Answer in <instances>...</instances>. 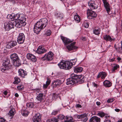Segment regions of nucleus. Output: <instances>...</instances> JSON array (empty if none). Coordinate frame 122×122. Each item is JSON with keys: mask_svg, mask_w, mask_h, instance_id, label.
<instances>
[{"mask_svg": "<svg viewBox=\"0 0 122 122\" xmlns=\"http://www.w3.org/2000/svg\"><path fill=\"white\" fill-rule=\"evenodd\" d=\"M48 20L46 18H42L37 22L35 25L33 29L34 32L38 34L41 30L46 27L48 24Z\"/></svg>", "mask_w": 122, "mask_h": 122, "instance_id": "nucleus-1", "label": "nucleus"}, {"mask_svg": "<svg viewBox=\"0 0 122 122\" xmlns=\"http://www.w3.org/2000/svg\"><path fill=\"white\" fill-rule=\"evenodd\" d=\"M7 18L9 19H10L12 21L14 20L20 21L21 22H25L26 19L23 14L19 13L15 14L12 13L11 15H8Z\"/></svg>", "mask_w": 122, "mask_h": 122, "instance_id": "nucleus-2", "label": "nucleus"}, {"mask_svg": "<svg viewBox=\"0 0 122 122\" xmlns=\"http://www.w3.org/2000/svg\"><path fill=\"white\" fill-rule=\"evenodd\" d=\"M71 78L77 81V83L81 84L84 81L83 79L84 76L81 75H77L72 74L71 75Z\"/></svg>", "mask_w": 122, "mask_h": 122, "instance_id": "nucleus-3", "label": "nucleus"}, {"mask_svg": "<svg viewBox=\"0 0 122 122\" xmlns=\"http://www.w3.org/2000/svg\"><path fill=\"white\" fill-rule=\"evenodd\" d=\"M53 53L51 51L46 54L41 59L43 60H46L48 61L52 60L53 58Z\"/></svg>", "mask_w": 122, "mask_h": 122, "instance_id": "nucleus-4", "label": "nucleus"}, {"mask_svg": "<svg viewBox=\"0 0 122 122\" xmlns=\"http://www.w3.org/2000/svg\"><path fill=\"white\" fill-rule=\"evenodd\" d=\"M14 24L10 21L5 22L4 24V28L6 30H9L11 28H14Z\"/></svg>", "mask_w": 122, "mask_h": 122, "instance_id": "nucleus-5", "label": "nucleus"}, {"mask_svg": "<svg viewBox=\"0 0 122 122\" xmlns=\"http://www.w3.org/2000/svg\"><path fill=\"white\" fill-rule=\"evenodd\" d=\"M43 93L39 94L36 98V99L34 101V102L36 103H40L43 99Z\"/></svg>", "mask_w": 122, "mask_h": 122, "instance_id": "nucleus-6", "label": "nucleus"}, {"mask_svg": "<svg viewBox=\"0 0 122 122\" xmlns=\"http://www.w3.org/2000/svg\"><path fill=\"white\" fill-rule=\"evenodd\" d=\"M88 5L91 10L96 9L98 7V4L92 1H89L88 2Z\"/></svg>", "mask_w": 122, "mask_h": 122, "instance_id": "nucleus-7", "label": "nucleus"}, {"mask_svg": "<svg viewBox=\"0 0 122 122\" xmlns=\"http://www.w3.org/2000/svg\"><path fill=\"white\" fill-rule=\"evenodd\" d=\"M25 36L24 34L22 33H20L17 38V41L20 44L23 43L25 39Z\"/></svg>", "mask_w": 122, "mask_h": 122, "instance_id": "nucleus-8", "label": "nucleus"}, {"mask_svg": "<svg viewBox=\"0 0 122 122\" xmlns=\"http://www.w3.org/2000/svg\"><path fill=\"white\" fill-rule=\"evenodd\" d=\"M104 6L106 9L108 13H109L111 11L110 7L109 4L107 0H102Z\"/></svg>", "mask_w": 122, "mask_h": 122, "instance_id": "nucleus-9", "label": "nucleus"}, {"mask_svg": "<svg viewBox=\"0 0 122 122\" xmlns=\"http://www.w3.org/2000/svg\"><path fill=\"white\" fill-rule=\"evenodd\" d=\"M76 42H74L73 43H71V44L69 45L66 46V48L69 51H71L74 49H77L78 47H76L74 45L75 44Z\"/></svg>", "mask_w": 122, "mask_h": 122, "instance_id": "nucleus-10", "label": "nucleus"}, {"mask_svg": "<svg viewBox=\"0 0 122 122\" xmlns=\"http://www.w3.org/2000/svg\"><path fill=\"white\" fill-rule=\"evenodd\" d=\"M65 70H67L71 69L72 67V64L68 61H65Z\"/></svg>", "mask_w": 122, "mask_h": 122, "instance_id": "nucleus-11", "label": "nucleus"}, {"mask_svg": "<svg viewBox=\"0 0 122 122\" xmlns=\"http://www.w3.org/2000/svg\"><path fill=\"white\" fill-rule=\"evenodd\" d=\"M41 116L40 114L38 113L34 116L33 118V122H40L41 120Z\"/></svg>", "mask_w": 122, "mask_h": 122, "instance_id": "nucleus-12", "label": "nucleus"}, {"mask_svg": "<svg viewBox=\"0 0 122 122\" xmlns=\"http://www.w3.org/2000/svg\"><path fill=\"white\" fill-rule=\"evenodd\" d=\"M76 83H77V81L74 80L71 77L67 80V82L66 83L67 85L69 84L73 85Z\"/></svg>", "mask_w": 122, "mask_h": 122, "instance_id": "nucleus-13", "label": "nucleus"}, {"mask_svg": "<svg viewBox=\"0 0 122 122\" xmlns=\"http://www.w3.org/2000/svg\"><path fill=\"white\" fill-rule=\"evenodd\" d=\"M27 57L28 59L34 62H35L36 60V57L30 53L27 54Z\"/></svg>", "mask_w": 122, "mask_h": 122, "instance_id": "nucleus-14", "label": "nucleus"}, {"mask_svg": "<svg viewBox=\"0 0 122 122\" xmlns=\"http://www.w3.org/2000/svg\"><path fill=\"white\" fill-rule=\"evenodd\" d=\"M46 51V50L44 47L41 46H39L38 47L36 51V52L38 54H41L45 53Z\"/></svg>", "mask_w": 122, "mask_h": 122, "instance_id": "nucleus-15", "label": "nucleus"}, {"mask_svg": "<svg viewBox=\"0 0 122 122\" xmlns=\"http://www.w3.org/2000/svg\"><path fill=\"white\" fill-rule=\"evenodd\" d=\"M87 14L89 16L92 17H95L97 16V15L95 12L89 9L87 10Z\"/></svg>", "mask_w": 122, "mask_h": 122, "instance_id": "nucleus-16", "label": "nucleus"}, {"mask_svg": "<svg viewBox=\"0 0 122 122\" xmlns=\"http://www.w3.org/2000/svg\"><path fill=\"white\" fill-rule=\"evenodd\" d=\"M61 39L62 40L63 42L65 44H68L71 42L73 41H71L68 39H67L63 36H61Z\"/></svg>", "mask_w": 122, "mask_h": 122, "instance_id": "nucleus-17", "label": "nucleus"}, {"mask_svg": "<svg viewBox=\"0 0 122 122\" xmlns=\"http://www.w3.org/2000/svg\"><path fill=\"white\" fill-rule=\"evenodd\" d=\"M17 44V43L16 41H12L8 43L6 46V47L8 48H10L16 46Z\"/></svg>", "mask_w": 122, "mask_h": 122, "instance_id": "nucleus-18", "label": "nucleus"}, {"mask_svg": "<svg viewBox=\"0 0 122 122\" xmlns=\"http://www.w3.org/2000/svg\"><path fill=\"white\" fill-rule=\"evenodd\" d=\"M100 118L96 116H93L91 118L89 122H100Z\"/></svg>", "mask_w": 122, "mask_h": 122, "instance_id": "nucleus-19", "label": "nucleus"}, {"mask_svg": "<svg viewBox=\"0 0 122 122\" xmlns=\"http://www.w3.org/2000/svg\"><path fill=\"white\" fill-rule=\"evenodd\" d=\"M26 24V23L25 22H21L20 21H19L17 23L15 24V25L16 27L20 28L22 26H25Z\"/></svg>", "mask_w": 122, "mask_h": 122, "instance_id": "nucleus-20", "label": "nucleus"}, {"mask_svg": "<svg viewBox=\"0 0 122 122\" xmlns=\"http://www.w3.org/2000/svg\"><path fill=\"white\" fill-rule=\"evenodd\" d=\"M10 57L13 62L19 59L16 53H14L11 55Z\"/></svg>", "mask_w": 122, "mask_h": 122, "instance_id": "nucleus-21", "label": "nucleus"}, {"mask_svg": "<svg viewBox=\"0 0 122 122\" xmlns=\"http://www.w3.org/2000/svg\"><path fill=\"white\" fill-rule=\"evenodd\" d=\"M18 73L19 75L23 77H24L25 76L27 75L26 71L22 69H19L18 71Z\"/></svg>", "mask_w": 122, "mask_h": 122, "instance_id": "nucleus-22", "label": "nucleus"}, {"mask_svg": "<svg viewBox=\"0 0 122 122\" xmlns=\"http://www.w3.org/2000/svg\"><path fill=\"white\" fill-rule=\"evenodd\" d=\"M107 75L106 73L105 72H100L97 76V77L98 78H99L101 77L102 79H103L105 78V77Z\"/></svg>", "mask_w": 122, "mask_h": 122, "instance_id": "nucleus-23", "label": "nucleus"}, {"mask_svg": "<svg viewBox=\"0 0 122 122\" xmlns=\"http://www.w3.org/2000/svg\"><path fill=\"white\" fill-rule=\"evenodd\" d=\"M58 66L60 69H65V61L62 60L61 62L58 64Z\"/></svg>", "mask_w": 122, "mask_h": 122, "instance_id": "nucleus-24", "label": "nucleus"}, {"mask_svg": "<svg viewBox=\"0 0 122 122\" xmlns=\"http://www.w3.org/2000/svg\"><path fill=\"white\" fill-rule=\"evenodd\" d=\"M103 38L106 41H111L112 39L109 35H105L103 36Z\"/></svg>", "mask_w": 122, "mask_h": 122, "instance_id": "nucleus-25", "label": "nucleus"}, {"mask_svg": "<svg viewBox=\"0 0 122 122\" xmlns=\"http://www.w3.org/2000/svg\"><path fill=\"white\" fill-rule=\"evenodd\" d=\"M83 70V69L82 67H76L74 68V71L75 72L77 73L81 72Z\"/></svg>", "mask_w": 122, "mask_h": 122, "instance_id": "nucleus-26", "label": "nucleus"}, {"mask_svg": "<svg viewBox=\"0 0 122 122\" xmlns=\"http://www.w3.org/2000/svg\"><path fill=\"white\" fill-rule=\"evenodd\" d=\"M62 83L61 81L59 80H57L54 81L53 84L56 86H57L60 85Z\"/></svg>", "mask_w": 122, "mask_h": 122, "instance_id": "nucleus-27", "label": "nucleus"}, {"mask_svg": "<svg viewBox=\"0 0 122 122\" xmlns=\"http://www.w3.org/2000/svg\"><path fill=\"white\" fill-rule=\"evenodd\" d=\"M103 84L106 87H110L112 85L111 83L107 80H105L103 82Z\"/></svg>", "mask_w": 122, "mask_h": 122, "instance_id": "nucleus-28", "label": "nucleus"}, {"mask_svg": "<svg viewBox=\"0 0 122 122\" xmlns=\"http://www.w3.org/2000/svg\"><path fill=\"white\" fill-rule=\"evenodd\" d=\"M10 61L8 58H6L3 61V66H8V65L9 64Z\"/></svg>", "mask_w": 122, "mask_h": 122, "instance_id": "nucleus-29", "label": "nucleus"}, {"mask_svg": "<svg viewBox=\"0 0 122 122\" xmlns=\"http://www.w3.org/2000/svg\"><path fill=\"white\" fill-rule=\"evenodd\" d=\"M59 119L57 118L54 117L51 119H49L47 121V122H58Z\"/></svg>", "mask_w": 122, "mask_h": 122, "instance_id": "nucleus-30", "label": "nucleus"}, {"mask_svg": "<svg viewBox=\"0 0 122 122\" xmlns=\"http://www.w3.org/2000/svg\"><path fill=\"white\" fill-rule=\"evenodd\" d=\"M50 81L49 79H47V80L46 81V84H44L43 86V87L44 89H46L50 84Z\"/></svg>", "mask_w": 122, "mask_h": 122, "instance_id": "nucleus-31", "label": "nucleus"}, {"mask_svg": "<svg viewBox=\"0 0 122 122\" xmlns=\"http://www.w3.org/2000/svg\"><path fill=\"white\" fill-rule=\"evenodd\" d=\"M14 65L18 67L21 65L20 61L19 59L13 62Z\"/></svg>", "mask_w": 122, "mask_h": 122, "instance_id": "nucleus-32", "label": "nucleus"}, {"mask_svg": "<svg viewBox=\"0 0 122 122\" xmlns=\"http://www.w3.org/2000/svg\"><path fill=\"white\" fill-rule=\"evenodd\" d=\"M77 15H75L74 16V18L76 22L77 23L79 22L80 21V17L77 14H76Z\"/></svg>", "mask_w": 122, "mask_h": 122, "instance_id": "nucleus-33", "label": "nucleus"}, {"mask_svg": "<svg viewBox=\"0 0 122 122\" xmlns=\"http://www.w3.org/2000/svg\"><path fill=\"white\" fill-rule=\"evenodd\" d=\"M15 113V110L14 108L11 109L9 112L8 114L10 116H13Z\"/></svg>", "mask_w": 122, "mask_h": 122, "instance_id": "nucleus-34", "label": "nucleus"}, {"mask_svg": "<svg viewBox=\"0 0 122 122\" xmlns=\"http://www.w3.org/2000/svg\"><path fill=\"white\" fill-rule=\"evenodd\" d=\"M21 112L22 115L24 116H28L29 113V112L25 110H22L21 111Z\"/></svg>", "mask_w": 122, "mask_h": 122, "instance_id": "nucleus-35", "label": "nucleus"}, {"mask_svg": "<svg viewBox=\"0 0 122 122\" xmlns=\"http://www.w3.org/2000/svg\"><path fill=\"white\" fill-rule=\"evenodd\" d=\"M72 118L71 117H66V120L65 119V122H73Z\"/></svg>", "mask_w": 122, "mask_h": 122, "instance_id": "nucleus-36", "label": "nucleus"}, {"mask_svg": "<svg viewBox=\"0 0 122 122\" xmlns=\"http://www.w3.org/2000/svg\"><path fill=\"white\" fill-rule=\"evenodd\" d=\"M4 66V67L1 69V71L3 72H5L8 70L9 68L8 66Z\"/></svg>", "mask_w": 122, "mask_h": 122, "instance_id": "nucleus-37", "label": "nucleus"}, {"mask_svg": "<svg viewBox=\"0 0 122 122\" xmlns=\"http://www.w3.org/2000/svg\"><path fill=\"white\" fill-rule=\"evenodd\" d=\"M87 114H86L85 113L83 114L79 115L77 116V117L78 119L81 118L82 119L86 117H87Z\"/></svg>", "mask_w": 122, "mask_h": 122, "instance_id": "nucleus-38", "label": "nucleus"}, {"mask_svg": "<svg viewBox=\"0 0 122 122\" xmlns=\"http://www.w3.org/2000/svg\"><path fill=\"white\" fill-rule=\"evenodd\" d=\"M15 80L13 82L14 84H18L20 81V78L17 76H16L14 78Z\"/></svg>", "mask_w": 122, "mask_h": 122, "instance_id": "nucleus-39", "label": "nucleus"}, {"mask_svg": "<svg viewBox=\"0 0 122 122\" xmlns=\"http://www.w3.org/2000/svg\"><path fill=\"white\" fill-rule=\"evenodd\" d=\"M56 15L58 17L60 18L61 19L63 18V15L62 14H61L60 12H57L56 14Z\"/></svg>", "mask_w": 122, "mask_h": 122, "instance_id": "nucleus-40", "label": "nucleus"}, {"mask_svg": "<svg viewBox=\"0 0 122 122\" xmlns=\"http://www.w3.org/2000/svg\"><path fill=\"white\" fill-rule=\"evenodd\" d=\"M100 30L99 29H95L93 30V32L95 34L97 35L100 34Z\"/></svg>", "mask_w": 122, "mask_h": 122, "instance_id": "nucleus-41", "label": "nucleus"}, {"mask_svg": "<svg viewBox=\"0 0 122 122\" xmlns=\"http://www.w3.org/2000/svg\"><path fill=\"white\" fill-rule=\"evenodd\" d=\"M26 106L28 107H32L34 106V105L33 103L29 102L26 104Z\"/></svg>", "mask_w": 122, "mask_h": 122, "instance_id": "nucleus-42", "label": "nucleus"}, {"mask_svg": "<svg viewBox=\"0 0 122 122\" xmlns=\"http://www.w3.org/2000/svg\"><path fill=\"white\" fill-rule=\"evenodd\" d=\"M121 46L120 47H119L118 49L116 48V49L119 53H122V41H121Z\"/></svg>", "mask_w": 122, "mask_h": 122, "instance_id": "nucleus-43", "label": "nucleus"}, {"mask_svg": "<svg viewBox=\"0 0 122 122\" xmlns=\"http://www.w3.org/2000/svg\"><path fill=\"white\" fill-rule=\"evenodd\" d=\"M83 25L84 27L86 28H87L89 27V24L86 21H84L83 23Z\"/></svg>", "mask_w": 122, "mask_h": 122, "instance_id": "nucleus-44", "label": "nucleus"}, {"mask_svg": "<svg viewBox=\"0 0 122 122\" xmlns=\"http://www.w3.org/2000/svg\"><path fill=\"white\" fill-rule=\"evenodd\" d=\"M51 31L50 30H47L45 34L47 36H50L51 34Z\"/></svg>", "mask_w": 122, "mask_h": 122, "instance_id": "nucleus-45", "label": "nucleus"}, {"mask_svg": "<svg viewBox=\"0 0 122 122\" xmlns=\"http://www.w3.org/2000/svg\"><path fill=\"white\" fill-rule=\"evenodd\" d=\"M65 116L62 115H60L58 116L57 118L58 119H59L62 120L64 119Z\"/></svg>", "mask_w": 122, "mask_h": 122, "instance_id": "nucleus-46", "label": "nucleus"}, {"mask_svg": "<svg viewBox=\"0 0 122 122\" xmlns=\"http://www.w3.org/2000/svg\"><path fill=\"white\" fill-rule=\"evenodd\" d=\"M119 67V66L118 65H116V66H114L112 68V73L114 72L115 70L117 69V68Z\"/></svg>", "mask_w": 122, "mask_h": 122, "instance_id": "nucleus-47", "label": "nucleus"}, {"mask_svg": "<svg viewBox=\"0 0 122 122\" xmlns=\"http://www.w3.org/2000/svg\"><path fill=\"white\" fill-rule=\"evenodd\" d=\"M77 61V60L76 59H74L71 60V61H70L72 64V67L73 65H74L75 64L76 62Z\"/></svg>", "mask_w": 122, "mask_h": 122, "instance_id": "nucleus-48", "label": "nucleus"}, {"mask_svg": "<svg viewBox=\"0 0 122 122\" xmlns=\"http://www.w3.org/2000/svg\"><path fill=\"white\" fill-rule=\"evenodd\" d=\"M17 88L19 90H22L24 89V86L23 85H20V86H17Z\"/></svg>", "mask_w": 122, "mask_h": 122, "instance_id": "nucleus-49", "label": "nucleus"}, {"mask_svg": "<svg viewBox=\"0 0 122 122\" xmlns=\"http://www.w3.org/2000/svg\"><path fill=\"white\" fill-rule=\"evenodd\" d=\"M114 100V99L113 98L109 99L108 100L107 102L108 103H110L113 102Z\"/></svg>", "mask_w": 122, "mask_h": 122, "instance_id": "nucleus-50", "label": "nucleus"}, {"mask_svg": "<svg viewBox=\"0 0 122 122\" xmlns=\"http://www.w3.org/2000/svg\"><path fill=\"white\" fill-rule=\"evenodd\" d=\"M58 97V96L57 95V94L54 93L53 94L52 99H56L57 98V97Z\"/></svg>", "mask_w": 122, "mask_h": 122, "instance_id": "nucleus-51", "label": "nucleus"}, {"mask_svg": "<svg viewBox=\"0 0 122 122\" xmlns=\"http://www.w3.org/2000/svg\"><path fill=\"white\" fill-rule=\"evenodd\" d=\"M98 114L101 117H103L105 115V114L103 112L98 113Z\"/></svg>", "mask_w": 122, "mask_h": 122, "instance_id": "nucleus-52", "label": "nucleus"}, {"mask_svg": "<svg viewBox=\"0 0 122 122\" xmlns=\"http://www.w3.org/2000/svg\"><path fill=\"white\" fill-rule=\"evenodd\" d=\"M59 111H53V112H52L51 113V114L52 115H56L58 113V112Z\"/></svg>", "mask_w": 122, "mask_h": 122, "instance_id": "nucleus-53", "label": "nucleus"}, {"mask_svg": "<svg viewBox=\"0 0 122 122\" xmlns=\"http://www.w3.org/2000/svg\"><path fill=\"white\" fill-rule=\"evenodd\" d=\"M75 106L76 108H81V105L78 104H76Z\"/></svg>", "mask_w": 122, "mask_h": 122, "instance_id": "nucleus-54", "label": "nucleus"}, {"mask_svg": "<svg viewBox=\"0 0 122 122\" xmlns=\"http://www.w3.org/2000/svg\"><path fill=\"white\" fill-rule=\"evenodd\" d=\"M87 117H85L84 118H83L82 119V121L83 122H86L87 120Z\"/></svg>", "mask_w": 122, "mask_h": 122, "instance_id": "nucleus-55", "label": "nucleus"}, {"mask_svg": "<svg viewBox=\"0 0 122 122\" xmlns=\"http://www.w3.org/2000/svg\"><path fill=\"white\" fill-rule=\"evenodd\" d=\"M5 120L3 118H0V122H5Z\"/></svg>", "mask_w": 122, "mask_h": 122, "instance_id": "nucleus-56", "label": "nucleus"}, {"mask_svg": "<svg viewBox=\"0 0 122 122\" xmlns=\"http://www.w3.org/2000/svg\"><path fill=\"white\" fill-rule=\"evenodd\" d=\"M92 84L94 87H96L97 86V84H96L95 82H93L92 83Z\"/></svg>", "mask_w": 122, "mask_h": 122, "instance_id": "nucleus-57", "label": "nucleus"}, {"mask_svg": "<svg viewBox=\"0 0 122 122\" xmlns=\"http://www.w3.org/2000/svg\"><path fill=\"white\" fill-rule=\"evenodd\" d=\"M3 93L5 95H6L8 93V92L6 91H5Z\"/></svg>", "mask_w": 122, "mask_h": 122, "instance_id": "nucleus-58", "label": "nucleus"}, {"mask_svg": "<svg viewBox=\"0 0 122 122\" xmlns=\"http://www.w3.org/2000/svg\"><path fill=\"white\" fill-rule=\"evenodd\" d=\"M115 110L116 112H118L120 111V110L118 109H115Z\"/></svg>", "mask_w": 122, "mask_h": 122, "instance_id": "nucleus-59", "label": "nucleus"}, {"mask_svg": "<svg viewBox=\"0 0 122 122\" xmlns=\"http://www.w3.org/2000/svg\"><path fill=\"white\" fill-rule=\"evenodd\" d=\"M96 104L98 106L100 105V102H97L96 103Z\"/></svg>", "mask_w": 122, "mask_h": 122, "instance_id": "nucleus-60", "label": "nucleus"}, {"mask_svg": "<svg viewBox=\"0 0 122 122\" xmlns=\"http://www.w3.org/2000/svg\"><path fill=\"white\" fill-rule=\"evenodd\" d=\"M15 97H17L19 96V95L17 93H15Z\"/></svg>", "mask_w": 122, "mask_h": 122, "instance_id": "nucleus-61", "label": "nucleus"}, {"mask_svg": "<svg viewBox=\"0 0 122 122\" xmlns=\"http://www.w3.org/2000/svg\"><path fill=\"white\" fill-rule=\"evenodd\" d=\"M104 122H111L110 120H106Z\"/></svg>", "mask_w": 122, "mask_h": 122, "instance_id": "nucleus-62", "label": "nucleus"}, {"mask_svg": "<svg viewBox=\"0 0 122 122\" xmlns=\"http://www.w3.org/2000/svg\"><path fill=\"white\" fill-rule=\"evenodd\" d=\"M117 59L119 61L121 60V59L120 57H118L117 58Z\"/></svg>", "mask_w": 122, "mask_h": 122, "instance_id": "nucleus-63", "label": "nucleus"}, {"mask_svg": "<svg viewBox=\"0 0 122 122\" xmlns=\"http://www.w3.org/2000/svg\"><path fill=\"white\" fill-rule=\"evenodd\" d=\"M86 39V38L85 37H83L81 38L82 40L83 41H85Z\"/></svg>", "mask_w": 122, "mask_h": 122, "instance_id": "nucleus-64", "label": "nucleus"}]
</instances>
